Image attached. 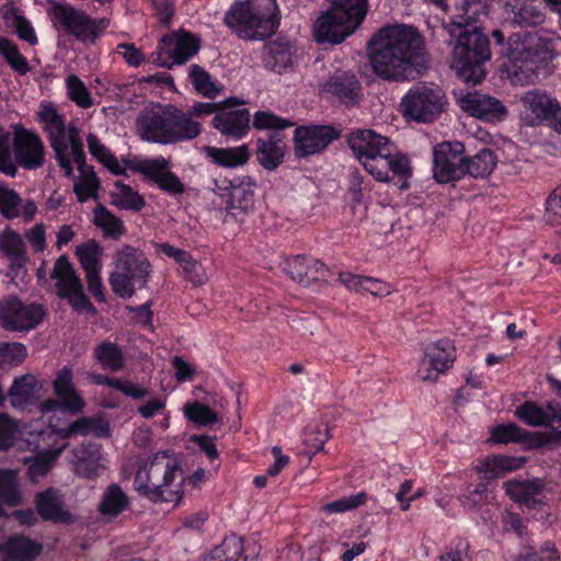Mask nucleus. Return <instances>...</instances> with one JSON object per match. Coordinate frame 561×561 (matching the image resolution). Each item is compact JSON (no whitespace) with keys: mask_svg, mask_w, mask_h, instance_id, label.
Instances as JSON below:
<instances>
[{"mask_svg":"<svg viewBox=\"0 0 561 561\" xmlns=\"http://www.w3.org/2000/svg\"><path fill=\"white\" fill-rule=\"evenodd\" d=\"M294 125L293 121L279 117L268 111H257L253 116V127L260 130L272 129L273 131H280Z\"/></svg>","mask_w":561,"mask_h":561,"instance_id":"nucleus-57","label":"nucleus"},{"mask_svg":"<svg viewBox=\"0 0 561 561\" xmlns=\"http://www.w3.org/2000/svg\"><path fill=\"white\" fill-rule=\"evenodd\" d=\"M494 0H459L456 3V13L449 21L462 24L478 25L481 15L486 16Z\"/></svg>","mask_w":561,"mask_h":561,"instance_id":"nucleus-41","label":"nucleus"},{"mask_svg":"<svg viewBox=\"0 0 561 561\" xmlns=\"http://www.w3.org/2000/svg\"><path fill=\"white\" fill-rule=\"evenodd\" d=\"M95 360L111 371L123 369L125 359L121 347L113 342L103 341L96 345L93 352Z\"/></svg>","mask_w":561,"mask_h":561,"instance_id":"nucleus-44","label":"nucleus"},{"mask_svg":"<svg viewBox=\"0 0 561 561\" xmlns=\"http://www.w3.org/2000/svg\"><path fill=\"white\" fill-rule=\"evenodd\" d=\"M285 271L293 280L306 287L327 282L330 276L329 268L322 262L301 255L287 260Z\"/></svg>","mask_w":561,"mask_h":561,"instance_id":"nucleus-25","label":"nucleus"},{"mask_svg":"<svg viewBox=\"0 0 561 561\" xmlns=\"http://www.w3.org/2000/svg\"><path fill=\"white\" fill-rule=\"evenodd\" d=\"M130 505L129 497L123 491L119 484H110L102 496L99 505V511L102 515L118 516L126 511Z\"/></svg>","mask_w":561,"mask_h":561,"instance_id":"nucleus-43","label":"nucleus"},{"mask_svg":"<svg viewBox=\"0 0 561 561\" xmlns=\"http://www.w3.org/2000/svg\"><path fill=\"white\" fill-rule=\"evenodd\" d=\"M199 50V39L190 33H174L162 37L160 51L153 53V61L163 68L183 65Z\"/></svg>","mask_w":561,"mask_h":561,"instance_id":"nucleus-17","label":"nucleus"},{"mask_svg":"<svg viewBox=\"0 0 561 561\" xmlns=\"http://www.w3.org/2000/svg\"><path fill=\"white\" fill-rule=\"evenodd\" d=\"M179 472L180 461L173 451H157L139 463L134 478V489L140 496L153 503L179 502L183 495L181 488L171 489Z\"/></svg>","mask_w":561,"mask_h":561,"instance_id":"nucleus-5","label":"nucleus"},{"mask_svg":"<svg viewBox=\"0 0 561 561\" xmlns=\"http://www.w3.org/2000/svg\"><path fill=\"white\" fill-rule=\"evenodd\" d=\"M0 499L9 505L21 501L18 477L12 470H0Z\"/></svg>","mask_w":561,"mask_h":561,"instance_id":"nucleus-55","label":"nucleus"},{"mask_svg":"<svg viewBox=\"0 0 561 561\" xmlns=\"http://www.w3.org/2000/svg\"><path fill=\"white\" fill-rule=\"evenodd\" d=\"M520 101L524 107L531 112L535 118L547 121L551 115H561V106L556 99L539 90L527 91Z\"/></svg>","mask_w":561,"mask_h":561,"instance_id":"nucleus-38","label":"nucleus"},{"mask_svg":"<svg viewBox=\"0 0 561 561\" xmlns=\"http://www.w3.org/2000/svg\"><path fill=\"white\" fill-rule=\"evenodd\" d=\"M342 130L334 125L299 126L294 133V152L298 158H307L324 151L339 139Z\"/></svg>","mask_w":561,"mask_h":561,"instance_id":"nucleus-16","label":"nucleus"},{"mask_svg":"<svg viewBox=\"0 0 561 561\" xmlns=\"http://www.w3.org/2000/svg\"><path fill=\"white\" fill-rule=\"evenodd\" d=\"M207 157L220 167L237 168L249 161L250 153L248 145L232 148L206 147Z\"/></svg>","mask_w":561,"mask_h":561,"instance_id":"nucleus-42","label":"nucleus"},{"mask_svg":"<svg viewBox=\"0 0 561 561\" xmlns=\"http://www.w3.org/2000/svg\"><path fill=\"white\" fill-rule=\"evenodd\" d=\"M250 117L248 108L220 111L211 119V126L226 137L240 139L250 130Z\"/></svg>","mask_w":561,"mask_h":561,"instance_id":"nucleus-31","label":"nucleus"},{"mask_svg":"<svg viewBox=\"0 0 561 561\" xmlns=\"http://www.w3.org/2000/svg\"><path fill=\"white\" fill-rule=\"evenodd\" d=\"M455 360V347L447 339L428 344L420 362L417 374L424 381H436L439 374L447 371Z\"/></svg>","mask_w":561,"mask_h":561,"instance_id":"nucleus-20","label":"nucleus"},{"mask_svg":"<svg viewBox=\"0 0 561 561\" xmlns=\"http://www.w3.org/2000/svg\"><path fill=\"white\" fill-rule=\"evenodd\" d=\"M500 54L512 64L542 62L554 57V43L538 32H516L508 37L505 50H500Z\"/></svg>","mask_w":561,"mask_h":561,"instance_id":"nucleus-10","label":"nucleus"},{"mask_svg":"<svg viewBox=\"0 0 561 561\" xmlns=\"http://www.w3.org/2000/svg\"><path fill=\"white\" fill-rule=\"evenodd\" d=\"M497 162L494 152L490 148H483L474 156L465 159V175L484 178L493 171Z\"/></svg>","mask_w":561,"mask_h":561,"instance_id":"nucleus-46","label":"nucleus"},{"mask_svg":"<svg viewBox=\"0 0 561 561\" xmlns=\"http://www.w3.org/2000/svg\"><path fill=\"white\" fill-rule=\"evenodd\" d=\"M188 78L195 91L208 99H215L222 87L211 80L210 75L199 65H191L188 68Z\"/></svg>","mask_w":561,"mask_h":561,"instance_id":"nucleus-49","label":"nucleus"},{"mask_svg":"<svg viewBox=\"0 0 561 561\" xmlns=\"http://www.w3.org/2000/svg\"><path fill=\"white\" fill-rule=\"evenodd\" d=\"M43 385L32 374L16 377L8 390L11 407L15 410H25L35 404L41 397Z\"/></svg>","mask_w":561,"mask_h":561,"instance_id":"nucleus-32","label":"nucleus"},{"mask_svg":"<svg viewBox=\"0 0 561 561\" xmlns=\"http://www.w3.org/2000/svg\"><path fill=\"white\" fill-rule=\"evenodd\" d=\"M332 12L356 31L365 21L369 3L368 0H329Z\"/></svg>","mask_w":561,"mask_h":561,"instance_id":"nucleus-39","label":"nucleus"},{"mask_svg":"<svg viewBox=\"0 0 561 561\" xmlns=\"http://www.w3.org/2000/svg\"><path fill=\"white\" fill-rule=\"evenodd\" d=\"M62 438H69L73 435L88 436L92 435L96 438H106L111 435V426L108 421L100 416L80 417L67 427L57 431Z\"/></svg>","mask_w":561,"mask_h":561,"instance_id":"nucleus-36","label":"nucleus"},{"mask_svg":"<svg viewBox=\"0 0 561 561\" xmlns=\"http://www.w3.org/2000/svg\"><path fill=\"white\" fill-rule=\"evenodd\" d=\"M381 160L382 162L376 163V168L368 173L379 182L392 183L401 191L408 190L410 187L409 180L412 176L410 159L396 148L389 150V154L382 157Z\"/></svg>","mask_w":561,"mask_h":561,"instance_id":"nucleus-19","label":"nucleus"},{"mask_svg":"<svg viewBox=\"0 0 561 561\" xmlns=\"http://www.w3.org/2000/svg\"><path fill=\"white\" fill-rule=\"evenodd\" d=\"M373 72L388 82H405L416 78L425 62L426 48L420 31L410 25H387L367 43Z\"/></svg>","mask_w":561,"mask_h":561,"instance_id":"nucleus-1","label":"nucleus"},{"mask_svg":"<svg viewBox=\"0 0 561 561\" xmlns=\"http://www.w3.org/2000/svg\"><path fill=\"white\" fill-rule=\"evenodd\" d=\"M324 91L348 107L358 105L363 98L362 83L351 71H335L325 82Z\"/></svg>","mask_w":561,"mask_h":561,"instance_id":"nucleus-24","label":"nucleus"},{"mask_svg":"<svg viewBox=\"0 0 561 561\" xmlns=\"http://www.w3.org/2000/svg\"><path fill=\"white\" fill-rule=\"evenodd\" d=\"M42 550V543L22 535L9 537L1 546V551L8 561H33L39 556Z\"/></svg>","mask_w":561,"mask_h":561,"instance_id":"nucleus-37","label":"nucleus"},{"mask_svg":"<svg viewBox=\"0 0 561 561\" xmlns=\"http://www.w3.org/2000/svg\"><path fill=\"white\" fill-rule=\"evenodd\" d=\"M35 508L41 518L54 524L72 525L73 514L67 508L60 491L49 488L35 496Z\"/></svg>","mask_w":561,"mask_h":561,"instance_id":"nucleus-23","label":"nucleus"},{"mask_svg":"<svg viewBox=\"0 0 561 561\" xmlns=\"http://www.w3.org/2000/svg\"><path fill=\"white\" fill-rule=\"evenodd\" d=\"M93 225L102 231L104 238L115 241L126 233L124 221L103 204H98L93 209Z\"/></svg>","mask_w":561,"mask_h":561,"instance_id":"nucleus-40","label":"nucleus"},{"mask_svg":"<svg viewBox=\"0 0 561 561\" xmlns=\"http://www.w3.org/2000/svg\"><path fill=\"white\" fill-rule=\"evenodd\" d=\"M505 9L515 26L535 27L546 20L542 4L538 0H507Z\"/></svg>","mask_w":561,"mask_h":561,"instance_id":"nucleus-29","label":"nucleus"},{"mask_svg":"<svg viewBox=\"0 0 561 561\" xmlns=\"http://www.w3.org/2000/svg\"><path fill=\"white\" fill-rule=\"evenodd\" d=\"M100 187V181L96 174L91 171L88 174H83L80 181L75 182L73 191L77 195L79 203H84L89 198H98V191Z\"/></svg>","mask_w":561,"mask_h":561,"instance_id":"nucleus-60","label":"nucleus"},{"mask_svg":"<svg viewBox=\"0 0 561 561\" xmlns=\"http://www.w3.org/2000/svg\"><path fill=\"white\" fill-rule=\"evenodd\" d=\"M27 356V351L22 343H0V367L5 365H19Z\"/></svg>","mask_w":561,"mask_h":561,"instance_id":"nucleus-63","label":"nucleus"},{"mask_svg":"<svg viewBox=\"0 0 561 561\" xmlns=\"http://www.w3.org/2000/svg\"><path fill=\"white\" fill-rule=\"evenodd\" d=\"M225 23L240 38L263 41L279 25L275 0H245L234 2L227 11Z\"/></svg>","mask_w":561,"mask_h":561,"instance_id":"nucleus-6","label":"nucleus"},{"mask_svg":"<svg viewBox=\"0 0 561 561\" xmlns=\"http://www.w3.org/2000/svg\"><path fill=\"white\" fill-rule=\"evenodd\" d=\"M76 461L75 472L82 478L93 479L99 476L101 468V446L95 443L81 444L73 450Z\"/></svg>","mask_w":561,"mask_h":561,"instance_id":"nucleus-35","label":"nucleus"},{"mask_svg":"<svg viewBox=\"0 0 561 561\" xmlns=\"http://www.w3.org/2000/svg\"><path fill=\"white\" fill-rule=\"evenodd\" d=\"M560 556L553 543L546 542L539 551L533 548L519 553L514 561H559Z\"/></svg>","mask_w":561,"mask_h":561,"instance_id":"nucleus-64","label":"nucleus"},{"mask_svg":"<svg viewBox=\"0 0 561 561\" xmlns=\"http://www.w3.org/2000/svg\"><path fill=\"white\" fill-rule=\"evenodd\" d=\"M136 134L142 141L174 145L197 138L202 133L198 122L191 119L173 104L151 103L135 122Z\"/></svg>","mask_w":561,"mask_h":561,"instance_id":"nucleus-3","label":"nucleus"},{"mask_svg":"<svg viewBox=\"0 0 561 561\" xmlns=\"http://www.w3.org/2000/svg\"><path fill=\"white\" fill-rule=\"evenodd\" d=\"M229 199L227 208L236 216L248 214L254 208V183L250 178H243L238 182L229 181Z\"/></svg>","mask_w":561,"mask_h":561,"instance_id":"nucleus-34","label":"nucleus"},{"mask_svg":"<svg viewBox=\"0 0 561 561\" xmlns=\"http://www.w3.org/2000/svg\"><path fill=\"white\" fill-rule=\"evenodd\" d=\"M0 252L9 261L8 275L12 278H22L26 273L28 257L26 244L20 233L5 229L0 233Z\"/></svg>","mask_w":561,"mask_h":561,"instance_id":"nucleus-22","label":"nucleus"},{"mask_svg":"<svg viewBox=\"0 0 561 561\" xmlns=\"http://www.w3.org/2000/svg\"><path fill=\"white\" fill-rule=\"evenodd\" d=\"M0 56L13 71L21 76L31 70L27 59L20 53L18 45L3 36H0Z\"/></svg>","mask_w":561,"mask_h":561,"instance_id":"nucleus-50","label":"nucleus"},{"mask_svg":"<svg viewBox=\"0 0 561 561\" xmlns=\"http://www.w3.org/2000/svg\"><path fill=\"white\" fill-rule=\"evenodd\" d=\"M286 150L287 145L282 131H272L256 140V159L267 171L276 170L284 162Z\"/></svg>","mask_w":561,"mask_h":561,"instance_id":"nucleus-27","label":"nucleus"},{"mask_svg":"<svg viewBox=\"0 0 561 561\" xmlns=\"http://www.w3.org/2000/svg\"><path fill=\"white\" fill-rule=\"evenodd\" d=\"M295 55V45L287 38L280 37L264 44L262 61L266 69L282 73L293 67Z\"/></svg>","mask_w":561,"mask_h":561,"instance_id":"nucleus-28","label":"nucleus"},{"mask_svg":"<svg viewBox=\"0 0 561 561\" xmlns=\"http://www.w3.org/2000/svg\"><path fill=\"white\" fill-rule=\"evenodd\" d=\"M11 152L18 169L38 170L46 162V149L41 136L21 125L14 126Z\"/></svg>","mask_w":561,"mask_h":561,"instance_id":"nucleus-13","label":"nucleus"},{"mask_svg":"<svg viewBox=\"0 0 561 561\" xmlns=\"http://www.w3.org/2000/svg\"><path fill=\"white\" fill-rule=\"evenodd\" d=\"M527 432L514 423L497 425L491 431V440L497 444L524 442Z\"/></svg>","mask_w":561,"mask_h":561,"instance_id":"nucleus-56","label":"nucleus"},{"mask_svg":"<svg viewBox=\"0 0 561 561\" xmlns=\"http://www.w3.org/2000/svg\"><path fill=\"white\" fill-rule=\"evenodd\" d=\"M503 488L505 493L515 503L528 508H535L540 503L536 496L543 491L545 483L541 479L510 480L504 482Z\"/></svg>","mask_w":561,"mask_h":561,"instance_id":"nucleus-33","label":"nucleus"},{"mask_svg":"<svg viewBox=\"0 0 561 561\" xmlns=\"http://www.w3.org/2000/svg\"><path fill=\"white\" fill-rule=\"evenodd\" d=\"M347 145L367 172L382 162L381 158L394 150L396 145L386 136L371 129H356L347 136Z\"/></svg>","mask_w":561,"mask_h":561,"instance_id":"nucleus-12","label":"nucleus"},{"mask_svg":"<svg viewBox=\"0 0 561 561\" xmlns=\"http://www.w3.org/2000/svg\"><path fill=\"white\" fill-rule=\"evenodd\" d=\"M516 416L529 426H549L547 407L543 409L537 403L526 401L515 412Z\"/></svg>","mask_w":561,"mask_h":561,"instance_id":"nucleus-53","label":"nucleus"},{"mask_svg":"<svg viewBox=\"0 0 561 561\" xmlns=\"http://www.w3.org/2000/svg\"><path fill=\"white\" fill-rule=\"evenodd\" d=\"M113 264L108 283L115 295L128 299L147 287L152 265L142 250L124 244L113 254Z\"/></svg>","mask_w":561,"mask_h":561,"instance_id":"nucleus-7","label":"nucleus"},{"mask_svg":"<svg viewBox=\"0 0 561 561\" xmlns=\"http://www.w3.org/2000/svg\"><path fill=\"white\" fill-rule=\"evenodd\" d=\"M54 393L61 400L62 407L71 414L83 411L85 402L73 383V371L70 366H64L53 381Z\"/></svg>","mask_w":561,"mask_h":561,"instance_id":"nucleus-30","label":"nucleus"},{"mask_svg":"<svg viewBox=\"0 0 561 561\" xmlns=\"http://www.w3.org/2000/svg\"><path fill=\"white\" fill-rule=\"evenodd\" d=\"M89 152L114 175L125 174V168L119 165L116 157L106 148L94 134L87 137Z\"/></svg>","mask_w":561,"mask_h":561,"instance_id":"nucleus-48","label":"nucleus"},{"mask_svg":"<svg viewBox=\"0 0 561 561\" xmlns=\"http://www.w3.org/2000/svg\"><path fill=\"white\" fill-rule=\"evenodd\" d=\"M366 499L365 492L351 494L323 505L322 511L327 514L344 513L364 505Z\"/></svg>","mask_w":561,"mask_h":561,"instance_id":"nucleus-61","label":"nucleus"},{"mask_svg":"<svg viewBox=\"0 0 561 561\" xmlns=\"http://www.w3.org/2000/svg\"><path fill=\"white\" fill-rule=\"evenodd\" d=\"M460 107L470 116L488 123H499L506 118L508 111L496 98L479 92H468L459 99Z\"/></svg>","mask_w":561,"mask_h":561,"instance_id":"nucleus-21","label":"nucleus"},{"mask_svg":"<svg viewBox=\"0 0 561 561\" xmlns=\"http://www.w3.org/2000/svg\"><path fill=\"white\" fill-rule=\"evenodd\" d=\"M450 49L451 68L466 82L479 83L486 75L484 65L491 59L490 41L481 26L473 24L443 22Z\"/></svg>","mask_w":561,"mask_h":561,"instance_id":"nucleus-2","label":"nucleus"},{"mask_svg":"<svg viewBox=\"0 0 561 561\" xmlns=\"http://www.w3.org/2000/svg\"><path fill=\"white\" fill-rule=\"evenodd\" d=\"M126 164L131 171L140 173L170 195L176 196L185 192L184 184L175 173L169 170L170 162L164 157L128 161Z\"/></svg>","mask_w":561,"mask_h":561,"instance_id":"nucleus-18","label":"nucleus"},{"mask_svg":"<svg viewBox=\"0 0 561 561\" xmlns=\"http://www.w3.org/2000/svg\"><path fill=\"white\" fill-rule=\"evenodd\" d=\"M243 550V539L231 535L226 537L205 561H238Z\"/></svg>","mask_w":561,"mask_h":561,"instance_id":"nucleus-51","label":"nucleus"},{"mask_svg":"<svg viewBox=\"0 0 561 561\" xmlns=\"http://www.w3.org/2000/svg\"><path fill=\"white\" fill-rule=\"evenodd\" d=\"M37 117L64 175L73 178V164L81 173H85V153L77 125H66L65 116L53 103L41 104Z\"/></svg>","mask_w":561,"mask_h":561,"instance_id":"nucleus-4","label":"nucleus"},{"mask_svg":"<svg viewBox=\"0 0 561 561\" xmlns=\"http://www.w3.org/2000/svg\"><path fill=\"white\" fill-rule=\"evenodd\" d=\"M46 311L38 304H23L18 297L0 301V325L11 331H30L44 319Z\"/></svg>","mask_w":561,"mask_h":561,"instance_id":"nucleus-15","label":"nucleus"},{"mask_svg":"<svg viewBox=\"0 0 561 561\" xmlns=\"http://www.w3.org/2000/svg\"><path fill=\"white\" fill-rule=\"evenodd\" d=\"M65 446L56 449H48L45 453L36 456L33 462L28 466V476L32 479L45 476L51 468L53 462L61 454Z\"/></svg>","mask_w":561,"mask_h":561,"instance_id":"nucleus-59","label":"nucleus"},{"mask_svg":"<svg viewBox=\"0 0 561 561\" xmlns=\"http://www.w3.org/2000/svg\"><path fill=\"white\" fill-rule=\"evenodd\" d=\"M448 106L445 91L433 82L413 84L399 103V112L407 121L428 124L436 121Z\"/></svg>","mask_w":561,"mask_h":561,"instance_id":"nucleus-8","label":"nucleus"},{"mask_svg":"<svg viewBox=\"0 0 561 561\" xmlns=\"http://www.w3.org/2000/svg\"><path fill=\"white\" fill-rule=\"evenodd\" d=\"M50 277L56 280L58 297L67 299L75 311L91 316L96 313V308L84 294L82 282L67 255H60L56 260Z\"/></svg>","mask_w":561,"mask_h":561,"instance_id":"nucleus-11","label":"nucleus"},{"mask_svg":"<svg viewBox=\"0 0 561 561\" xmlns=\"http://www.w3.org/2000/svg\"><path fill=\"white\" fill-rule=\"evenodd\" d=\"M67 96L77 106L89 108L93 105V100L85 83L76 75H69L66 78Z\"/></svg>","mask_w":561,"mask_h":561,"instance_id":"nucleus-52","label":"nucleus"},{"mask_svg":"<svg viewBox=\"0 0 561 561\" xmlns=\"http://www.w3.org/2000/svg\"><path fill=\"white\" fill-rule=\"evenodd\" d=\"M21 202V197L14 190L0 185V213L2 216L8 219L19 217Z\"/></svg>","mask_w":561,"mask_h":561,"instance_id":"nucleus-62","label":"nucleus"},{"mask_svg":"<svg viewBox=\"0 0 561 561\" xmlns=\"http://www.w3.org/2000/svg\"><path fill=\"white\" fill-rule=\"evenodd\" d=\"M48 15L56 31L71 35L82 43L95 44L110 25V19H93L68 3L55 2Z\"/></svg>","mask_w":561,"mask_h":561,"instance_id":"nucleus-9","label":"nucleus"},{"mask_svg":"<svg viewBox=\"0 0 561 561\" xmlns=\"http://www.w3.org/2000/svg\"><path fill=\"white\" fill-rule=\"evenodd\" d=\"M184 413L190 421L203 426L218 421L217 413L201 402L187 403L184 408Z\"/></svg>","mask_w":561,"mask_h":561,"instance_id":"nucleus-58","label":"nucleus"},{"mask_svg":"<svg viewBox=\"0 0 561 561\" xmlns=\"http://www.w3.org/2000/svg\"><path fill=\"white\" fill-rule=\"evenodd\" d=\"M75 254L85 274L101 271L103 249L96 240L90 239L78 244Z\"/></svg>","mask_w":561,"mask_h":561,"instance_id":"nucleus-45","label":"nucleus"},{"mask_svg":"<svg viewBox=\"0 0 561 561\" xmlns=\"http://www.w3.org/2000/svg\"><path fill=\"white\" fill-rule=\"evenodd\" d=\"M355 31L340 19L330 8L320 15L313 25V36L318 44H340Z\"/></svg>","mask_w":561,"mask_h":561,"instance_id":"nucleus-26","label":"nucleus"},{"mask_svg":"<svg viewBox=\"0 0 561 561\" xmlns=\"http://www.w3.org/2000/svg\"><path fill=\"white\" fill-rule=\"evenodd\" d=\"M465 146L460 141H443L433 149V178L439 184L465 175Z\"/></svg>","mask_w":561,"mask_h":561,"instance_id":"nucleus-14","label":"nucleus"},{"mask_svg":"<svg viewBox=\"0 0 561 561\" xmlns=\"http://www.w3.org/2000/svg\"><path fill=\"white\" fill-rule=\"evenodd\" d=\"M11 145V133L0 124V173L14 178L18 174V168L13 163Z\"/></svg>","mask_w":561,"mask_h":561,"instance_id":"nucleus-54","label":"nucleus"},{"mask_svg":"<svg viewBox=\"0 0 561 561\" xmlns=\"http://www.w3.org/2000/svg\"><path fill=\"white\" fill-rule=\"evenodd\" d=\"M112 204L119 209L140 211L145 206V199L129 185L119 181L114 183V191L111 193Z\"/></svg>","mask_w":561,"mask_h":561,"instance_id":"nucleus-47","label":"nucleus"}]
</instances>
